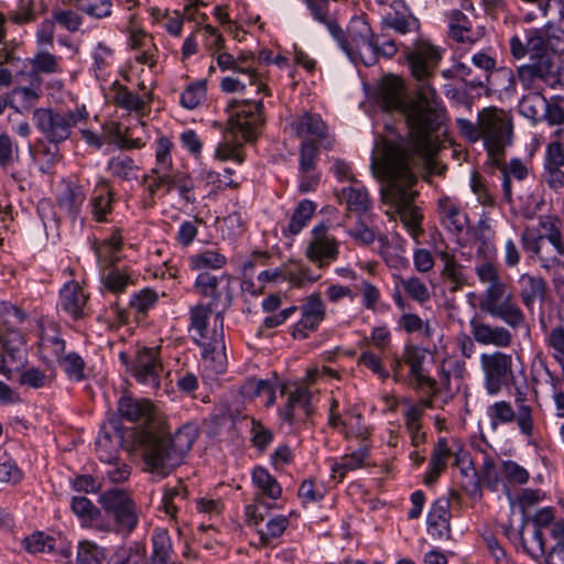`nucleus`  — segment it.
I'll return each mask as SVG.
<instances>
[{
  "label": "nucleus",
  "mask_w": 564,
  "mask_h": 564,
  "mask_svg": "<svg viewBox=\"0 0 564 564\" xmlns=\"http://www.w3.org/2000/svg\"><path fill=\"white\" fill-rule=\"evenodd\" d=\"M514 403L517 406V423L522 434L531 436L533 433L532 409L528 404L527 394L520 389H516Z\"/></svg>",
  "instance_id": "obj_43"
},
{
  "label": "nucleus",
  "mask_w": 564,
  "mask_h": 564,
  "mask_svg": "<svg viewBox=\"0 0 564 564\" xmlns=\"http://www.w3.org/2000/svg\"><path fill=\"white\" fill-rule=\"evenodd\" d=\"M108 171L116 177L131 181L138 178L139 166L127 154H119L109 160Z\"/></svg>",
  "instance_id": "obj_42"
},
{
  "label": "nucleus",
  "mask_w": 564,
  "mask_h": 564,
  "mask_svg": "<svg viewBox=\"0 0 564 564\" xmlns=\"http://www.w3.org/2000/svg\"><path fill=\"white\" fill-rule=\"evenodd\" d=\"M173 143L166 137H161L155 142V165L151 174L145 176L144 185L151 193L163 188L169 191L172 186H177L180 195L186 200H194L191 187L187 186L185 174L173 166L171 150Z\"/></svg>",
  "instance_id": "obj_7"
},
{
  "label": "nucleus",
  "mask_w": 564,
  "mask_h": 564,
  "mask_svg": "<svg viewBox=\"0 0 564 564\" xmlns=\"http://www.w3.org/2000/svg\"><path fill=\"white\" fill-rule=\"evenodd\" d=\"M405 293L419 303H425L430 300L431 295L426 285L416 276L409 279H400Z\"/></svg>",
  "instance_id": "obj_59"
},
{
  "label": "nucleus",
  "mask_w": 564,
  "mask_h": 564,
  "mask_svg": "<svg viewBox=\"0 0 564 564\" xmlns=\"http://www.w3.org/2000/svg\"><path fill=\"white\" fill-rule=\"evenodd\" d=\"M78 9L89 17L101 19L111 14L112 3L110 0H83Z\"/></svg>",
  "instance_id": "obj_62"
},
{
  "label": "nucleus",
  "mask_w": 564,
  "mask_h": 564,
  "mask_svg": "<svg viewBox=\"0 0 564 564\" xmlns=\"http://www.w3.org/2000/svg\"><path fill=\"white\" fill-rule=\"evenodd\" d=\"M368 448L362 447L349 455L340 457L338 462H334L330 469L334 478H343L348 471L355 470L362 466L365 459L368 457Z\"/></svg>",
  "instance_id": "obj_39"
},
{
  "label": "nucleus",
  "mask_w": 564,
  "mask_h": 564,
  "mask_svg": "<svg viewBox=\"0 0 564 564\" xmlns=\"http://www.w3.org/2000/svg\"><path fill=\"white\" fill-rule=\"evenodd\" d=\"M3 23L4 19L0 14V66L7 64L9 67L14 68L17 73L22 67L23 59L15 56L13 46L3 41L6 36Z\"/></svg>",
  "instance_id": "obj_53"
},
{
  "label": "nucleus",
  "mask_w": 564,
  "mask_h": 564,
  "mask_svg": "<svg viewBox=\"0 0 564 564\" xmlns=\"http://www.w3.org/2000/svg\"><path fill=\"white\" fill-rule=\"evenodd\" d=\"M319 278V274H314L305 264L297 263L294 268H285L284 281H289L295 288H303L307 284H312Z\"/></svg>",
  "instance_id": "obj_49"
},
{
  "label": "nucleus",
  "mask_w": 564,
  "mask_h": 564,
  "mask_svg": "<svg viewBox=\"0 0 564 564\" xmlns=\"http://www.w3.org/2000/svg\"><path fill=\"white\" fill-rule=\"evenodd\" d=\"M134 378L152 390H156L161 383L162 364L154 348H143L138 351L132 364Z\"/></svg>",
  "instance_id": "obj_21"
},
{
  "label": "nucleus",
  "mask_w": 564,
  "mask_h": 564,
  "mask_svg": "<svg viewBox=\"0 0 564 564\" xmlns=\"http://www.w3.org/2000/svg\"><path fill=\"white\" fill-rule=\"evenodd\" d=\"M479 307L482 312L502 321L513 330L525 326V315L514 302L513 294L503 281L487 286Z\"/></svg>",
  "instance_id": "obj_10"
},
{
  "label": "nucleus",
  "mask_w": 564,
  "mask_h": 564,
  "mask_svg": "<svg viewBox=\"0 0 564 564\" xmlns=\"http://www.w3.org/2000/svg\"><path fill=\"white\" fill-rule=\"evenodd\" d=\"M217 64L223 70L231 69L235 74L247 77L250 84L256 82V75L248 66H241L231 54L221 53L217 57Z\"/></svg>",
  "instance_id": "obj_64"
},
{
  "label": "nucleus",
  "mask_w": 564,
  "mask_h": 564,
  "mask_svg": "<svg viewBox=\"0 0 564 564\" xmlns=\"http://www.w3.org/2000/svg\"><path fill=\"white\" fill-rule=\"evenodd\" d=\"M443 224L446 228L455 234L466 232L477 234V229L471 224L467 214H444Z\"/></svg>",
  "instance_id": "obj_55"
},
{
  "label": "nucleus",
  "mask_w": 564,
  "mask_h": 564,
  "mask_svg": "<svg viewBox=\"0 0 564 564\" xmlns=\"http://www.w3.org/2000/svg\"><path fill=\"white\" fill-rule=\"evenodd\" d=\"M0 316L3 327L0 328V343L2 344V356L0 373L10 377L13 365H22L25 357V339L23 335L13 328L24 319L23 313L14 306L2 304Z\"/></svg>",
  "instance_id": "obj_9"
},
{
  "label": "nucleus",
  "mask_w": 564,
  "mask_h": 564,
  "mask_svg": "<svg viewBox=\"0 0 564 564\" xmlns=\"http://www.w3.org/2000/svg\"><path fill=\"white\" fill-rule=\"evenodd\" d=\"M59 59L47 50H39L32 58L23 61L22 67L17 72V79L41 86V74L51 75L62 72Z\"/></svg>",
  "instance_id": "obj_18"
},
{
  "label": "nucleus",
  "mask_w": 564,
  "mask_h": 564,
  "mask_svg": "<svg viewBox=\"0 0 564 564\" xmlns=\"http://www.w3.org/2000/svg\"><path fill=\"white\" fill-rule=\"evenodd\" d=\"M555 72V59L545 48L531 55L529 62L518 67V77L525 88H534L542 82L552 88Z\"/></svg>",
  "instance_id": "obj_16"
},
{
  "label": "nucleus",
  "mask_w": 564,
  "mask_h": 564,
  "mask_svg": "<svg viewBox=\"0 0 564 564\" xmlns=\"http://www.w3.org/2000/svg\"><path fill=\"white\" fill-rule=\"evenodd\" d=\"M86 110L55 111L50 108H39L33 112L35 127L53 143H59L69 138L72 128L83 121Z\"/></svg>",
  "instance_id": "obj_11"
},
{
  "label": "nucleus",
  "mask_w": 564,
  "mask_h": 564,
  "mask_svg": "<svg viewBox=\"0 0 564 564\" xmlns=\"http://www.w3.org/2000/svg\"><path fill=\"white\" fill-rule=\"evenodd\" d=\"M188 491L182 480L174 486H166L162 496L161 510L171 519L176 520L177 513L187 506Z\"/></svg>",
  "instance_id": "obj_30"
},
{
  "label": "nucleus",
  "mask_w": 564,
  "mask_h": 564,
  "mask_svg": "<svg viewBox=\"0 0 564 564\" xmlns=\"http://www.w3.org/2000/svg\"><path fill=\"white\" fill-rule=\"evenodd\" d=\"M340 204H345L349 212H368L371 208V200L366 188L355 183L344 187L336 193Z\"/></svg>",
  "instance_id": "obj_32"
},
{
  "label": "nucleus",
  "mask_w": 564,
  "mask_h": 564,
  "mask_svg": "<svg viewBox=\"0 0 564 564\" xmlns=\"http://www.w3.org/2000/svg\"><path fill=\"white\" fill-rule=\"evenodd\" d=\"M130 473V467L119 457L104 464V469L101 470L104 478H107L112 484L128 480Z\"/></svg>",
  "instance_id": "obj_54"
},
{
  "label": "nucleus",
  "mask_w": 564,
  "mask_h": 564,
  "mask_svg": "<svg viewBox=\"0 0 564 564\" xmlns=\"http://www.w3.org/2000/svg\"><path fill=\"white\" fill-rule=\"evenodd\" d=\"M301 319L292 326L291 335L295 339H304L315 332L325 318V305L319 294L313 293L300 307Z\"/></svg>",
  "instance_id": "obj_20"
},
{
  "label": "nucleus",
  "mask_w": 564,
  "mask_h": 564,
  "mask_svg": "<svg viewBox=\"0 0 564 564\" xmlns=\"http://www.w3.org/2000/svg\"><path fill=\"white\" fill-rule=\"evenodd\" d=\"M289 525V520L284 516L272 518L265 525V530H259L260 541L263 545H268L271 540L283 534Z\"/></svg>",
  "instance_id": "obj_58"
},
{
  "label": "nucleus",
  "mask_w": 564,
  "mask_h": 564,
  "mask_svg": "<svg viewBox=\"0 0 564 564\" xmlns=\"http://www.w3.org/2000/svg\"><path fill=\"white\" fill-rule=\"evenodd\" d=\"M153 552L151 558L169 560L172 553V542L166 531H156L152 536Z\"/></svg>",
  "instance_id": "obj_63"
},
{
  "label": "nucleus",
  "mask_w": 564,
  "mask_h": 564,
  "mask_svg": "<svg viewBox=\"0 0 564 564\" xmlns=\"http://www.w3.org/2000/svg\"><path fill=\"white\" fill-rule=\"evenodd\" d=\"M328 31L352 63L365 66L377 63L378 44L365 18H351L346 32L336 22H329Z\"/></svg>",
  "instance_id": "obj_6"
},
{
  "label": "nucleus",
  "mask_w": 564,
  "mask_h": 564,
  "mask_svg": "<svg viewBox=\"0 0 564 564\" xmlns=\"http://www.w3.org/2000/svg\"><path fill=\"white\" fill-rule=\"evenodd\" d=\"M511 55L517 59L525 56L531 57L545 48L544 31L540 29H529L522 34H514L510 41Z\"/></svg>",
  "instance_id": "obj_26"
},
{
  "label": "nucleus",
  "mask_w": 564,
  "mask_h": 564,
  "mask_svg": "<svg viewBox=\"0 0 564 564\" xmlns=\"http://www.w3.org/2000/svg\"><path fill=\"white\" fill-rule=\"evenodd\" d=\"M480 139L484 140L489 159L500 165L506 147L512 141V124L505 111L487 108L479 112Z\"/></svg>",
  "instance_id": "obj_8"
},
{
  "label": "nucleus",
  "mask_w": 564,
  "mask_h": 564,
  "mask_svg": "<svg viewBox=\"0 0 564 564\" xmlns=\"http://www.w3.org/2000/svg\"><path fill=\"white\" fill-rule=\"evenodd\" d=\"M314 409L312 405V393L305 387H297L289 394L286 405L280 410V416L288 423L308 419Z\"/></svg>",
  "instance_id": "obj_25"
},
{
  "label": "nucleus",
  "mask_w": 564,
  "mask_h": 564,
  "mask_svg": "<svg viewBox=\"0 0 564 564\" xmlns=\"http://www.w3.org/2000/svg\"><path fill=\"white\" fill-rule=\"evenodd\" d=\"M473 65L479 69V74L468 80L473 87H482L489 80V73L495 68L496 62L484 53H477L471 58Z\"/></svg>",
  "instance_id": "obj_50"
},
{
  "label": "nucleus",
  "mask_w": 564,
  "mask_h": 564,
  "mask_svg": "<svg viewBox=\"0 0 564 564\" xmlns=\"http://www.w3.org/2000/svg\"><path fill=\"white\" fill-rule=\"evenodd\" d=\"M487 415L490 419V424L494 430L498 425L510 424L517 421L518 414L512 405L507 401H497L488 406Z\"/></svg>",
  "instance_id": "obj_46"
},
{
  "label": "nucleus",
  "mask_w": 564,
  "mask_h": 564,
  "mask_svg": "<svg viewBox=\"0 0 564 564\" xmlns=\"http://www.w3.org/2000/svg\"><path fill=\"white\" fill-rule=\"evenodd\" d=\"M549 346L553 349V357L558 362L564 382V324L553 328L547 337Z\"/></svg>",
  "instance_id": "obj_60"
},
{
  "label": "nucleus",
  "mask_w": 564,
  "mask_h": 564,
  "mask_svg": "<svg viewBox=\"0 0 564 564\" xmlns=\"http://www.w3.org/2000/svg\"><path fill=\"white\" fill-rule=\"evenodd\" d=\"M99 502L105 512L115 520L118 531L131 533L138 525L140 510L124 490H107L101 494Z\"/></svg>",
  "instance_id": "obj_12"
},
{
  "label": "nucleus",
  "mask_w": 564,
  "mask_h": 564,
  "mask_svg": "<svg viewBox=\"0 0 564 564\" xmlns=\"http://www.w3.org/2000/svg\"><path fill=\"white\" fill-rule=\"evenodd\" d=\"M520 291L519 295L528 311H533V305L536 300L543 301L546 292L545 281L535 275L528 273L522 274L518 281Z\"/></svg>",
  "instance_id": "obj_31"
},
{
  "label": "nucleus",
  "mask_w": 564,
  "mask_h": 564,
  "mask_svg": "<svg viewBox=\"0 0 564 564\" xmlns=\"http://www.w3.org/2000/svg\"><path fill=\"white\" fill-rule=\"evenodd\" d=\"M88 295L76 282H67L59 291L58 306L73 319H79L85 316V305Z\"/></svg>",
  "instance_id": "obj_27"
},
{
  "label": "nucleus",
  "mask_w": 564,
  "mask_h": 564,
  "mask_svg": "<svg viewBox=\"0 0 564 564\" xmlns=\"http://www.w3.org/2000/svg\"><path fill=\"white\" fill-rule=\"evenodd\" d=\"M112 432L102 431L96 441V452L102 464L118 458V448L122 440V434L117 420L110 421Z\"/></svg>",
  "instance_id": "obj_29"
},
{
  "label": "nucleus",
  "mask_w": 564,
  "mask_h": 564,
  "mask_svg": "<svg viewBox=\"0 0 564 564\" xmlns=\"http://www.w3.org/2000/svg\"><path fill=\"white\" fill-rule=\"evenodd\" d=\"M543 181L553 189L564 186V148L558 141L547 144L544 155Z\"/></svg>",
  "instance_id": "obj_23"
},
{
  "label": "nucleus",
  "mask_w": 564,
  "mask_h": 564,
  "mask_svg": "<svg viewBox=\"0 0 564 564\" xmlns=\"http://www.w3.org/2000/svg\"><path fill=\"white\" fill-rule=\"evenodd\" d=\"M290 127L302 141L318 143L326 149L333 145V138L328 133V128L317 113L304 112L293 119Z\"/></svg>",
  "instance_id": "obj_19"
},
{
  "label": "nucleus",
  "mask_w": 564,
  "mask_h": 564,
  "mask_svg": "<svg viewBox=\"0 0 564 564\" xmlns=\"http://www.w3.org/2000/svg\"><path fill=\"white\" fill-rule=\"evenodd\" d=\"M106 551L97 543L83 540L78 543L76 564H105Z\"/></svg>",
  "instance_id": "obj_44"
},
{
  "label": "nucleus",
  "mask_w": 564,
  "mask_h": 564,
  "mask_svg": "<svg viewBox=\"0 0 564 564\" xmlns=\"http://www.w3.org/2000/svg\"><path fill=\"white\" fill-rule=\"evenodd\" d=\"M502 174V191L507 199L511 197V181H525L531 175L530 166L518 158L511 159L500 167Z\"/></svg>",
  "instance_id": "obj_35"
},
{
  "label": "nucleus",
  "mask_w": 564,
  "mask_h": 564,
  "mask_svg": "<svg viewBox=\"0 0 564 564\" xmlns=\"http://www.w3.org/2000/svg\"><path fill=\"white\" fill-rule=\"evenodd\" d=\"M480 365L485 375V387L489 394H497L513 379L512 356L502 351L482 354Z\"/></svg>",
  "instance_id": "obj_13"
},
{
  "label": "nucleus",
  "mask_w": 564,
  "mask_h": 564,
  "mask_svg": "<svg viewBox=\"0 0 564 564\" xmlns=\"http://www.w3.org/2000/svg\"><path fill=\"white\" fill-rule=\"evenodd\" d=\"M379 106L386 111H399L406 120L409 139L392 143L383 141L380 154L372 161V167L383 177L381 199L395 212H417V191L414 189L416 176L413 169L423 166L430 173L442 174L444 167L434 160L435 147L430 133L440 126L441 112L435 110V120L429 124L423 116L417 122L411 120L412 106L419 102L415 98L404 99V85L393 75L384 76L378 88Z\"/></svg>",
  "instance_id": "obj_1"
},
{
  "label": "nucleus",
  "mask_w": 564,
  "mask_h": 564,
  "mask_svg": "<svg viewBox=\"0 0 564 564\" xmlns=\"http://www.w3.org/2000/svg\"><path fill=\"white\" fill-rule=\"evenodd\" d=\"M85 194L83 188L70 182H62L57 188V205L61 209L76 212L84 203Z\"/></svg>",
  "instance_id": "obj_37"
},
{
  "label": "nucleus",
  "mask_w": 564,
  "mask_h": 564,
  "mask_svg": "<svg viewBox=\"0 0 564 564\" xmlns=\"http://www.w3.org/2000/svg\"><path fill=\"white\" fill-rule=\"evenodd\" d=\"M451 501L442 497L434 501L427 514L429 531L438 539L448 538L451 528Z\"/></svg>",
  "instance_id": "obj_28"
},
{
  "label": "nucleus",
  "mask_w": 564,
  "mask_h": 564,
  "mask_svg": "<svg viewBox=\"0 0 564 564\" xmlns=\"http://www.w3.org/2000/svg\"><path fill=\"white\" fill-rule=\"evenodd\" d=\"M545 107L546 99L540 93H530L523 96L518 105L520 115L534 123L542 120Z\"/></svg>",
  "instance_id": "obj_38"
},
{
  "label": "nucleus",
  "mask_w": 564,
  "mask_h": 564,
  "mask_svg": "<svg viewBox=\"0 0 564 564\" xmlns=\"http://www.w3.org/2000/svg\"><path fill=\"white\" fill-rule=\"evenodd\" d=\"M527 525L528 520H522L519 529L521 546L531 558L538 561L543 556V554H545V549L547 547L551 539L549 534L546 535L544 531L536 528H533L530 539L525 538L524 530Z\"/></svg>",
  "instance_id": "obj_33"
},
{
  "label": "nucleus",
  "mask_w": 564,
  "mask_h": 564,
  "mask_svg": "<svg viewBox=\"0 0 564 564\" xmlns=\"http://www.w3.org/2000/svg\"><path fill=\"white\" fill-rule=\"evenodd\" d=\"M262 109L261 100H232L228 104V128L225 132V142L216 149V158L242 162L238 147L256 138L263 121Z\"/></svg>",
  "instance_id": "obj_4"
},
{
  "label": "nucleus",
  "mask_w": 564,
  "mask_h": 564,
  "mask_svg": "<svg viewBox=\"0 0 564 564\" xmlns=\"http://www.w3.org/2000/svg\"><path fill=\"white\" fill-rule=\"evenodd\" d=\"M252 481L262 496L276 500L281 497L282 488L278 480L263 467H257L252 471Z\"/></svg>",
  "instance_id": "obj_40"
},
{
  "label": "nucleus",
  "mask_w": 564,
  "mask_h": 564,
  "mask_svg": "<svg viewBox=\"0 0 564 564\" xmlns=\"http://www.w3.org/2000/svg\"><path fill=\"white\" fill-rule=\"evenodd\" d=\"M545 549V564H564V524H555L552 528L551 538Z\"/></svg>",
  "instance_id": "obj_41"
},
{
  "label": "nucleus",
  "mask_w": 564,
  "mask_h": 564,
  "mask_svg": "<svg viewBox=\"0 0 564 564\" xmlns=\"http://www.w3.org/2000/svg\"><path fill=\"white\" fill-rule=\"evenodd\" d=\"M500 473L512 485H524L529 480L528 470L513 460L502 462Z\"/></svg>",
  "instance_id": "obj_57"
},
{
  "label": "nucleus",
  "mask_w": 564,
  "mask_h": 564,
  "mask_svg": "<svg viewBox=\"0 0 564 564\" xmlns=\"http://www.w3.org/2000/svg\"><path fill=\"white\" fill-rule=\"evenodd\" d=\"M521 241L525 250L539 257L544 269H551L562 262L564 256L562 238L553 237V240H546L543 237H535L533 230L527 229L521 235Z\"/></svg>",
  "instance_id": "obj_17"
},
{
  "label": "nucleus",
  "mask_w": 564,
  "mask_h": 564,
  "mask_svg": "<svg viewBox=\"0 0 564 564\" xmlns=\"http://www.w3.org/2000/svg\"><path fill=\"white\" fill-rule=\"evenodd\" d=\"M91 202L94 212H108L113 208V196L110 191L109 184L105 178H100L93 192Z\"/></svg>",
  "instance_id": "obj_51"
},
{
  "label": "nucleus",
  "mask_w": 564,
  "mask_h": 564,
  "mask_svg": "<svg viewBox=\"0 0 564 564\" xmlns=\"http://www.w3.org/2000/svg\"><path fill=\"white\" fill-rule=\"evenodd\" d=\"M440 259L444 263L441 276L449 284L451 291H457L467 284L465 268L458 263L454 256L447 252H440Z\"/></svg>",
  "instance_id": "obj_34"
},
{
  "label": "nucleus",
  "mask_w": 564,
  "mask_h": 564,
  "mask_svg": "<svg viewBox=\"0 0 564 564\" xmlns=\"http://www.w3.org/2000/svg\"><path fill=\"white\" fill-rule=\"evenodd\" d=\"M262 393L269 394V404L274 402V391L272 390L271 384L267 380L249 379L241 387V394L245 398H254Z\"/></svg>",
  "instance_id": "obj_61"
},
{
  "label": "nucleus",
  "mask_w": 564,
  "mask_h": 564,
  "mask_svg": "<svg viewBox=\"0 0 564 564\" xmlns=\"http://www.w3.org/2000/svg\"><path fill=\"white\" fill-rule=\"evenodd\" d=\"M382 24L400 34L417 31L420 25L404 0L391 2L382 14Z\"/></svg>",
  "instance_id": "obj_24"
},
{
  "label": "nucleus",
  "mask_w": 564,
  "mask_h": 564,
  "mask_svg": "<svg viewBox=\"0 0 564 564\" xmlns=\"http://www.w3.org/2000/svg\"><path fill=\"white\" fill-rule=\"evenodd\" d=\"M469 327L474 340L484 346L507 348L511 346L513 341V335L505 326L491 325L473 318L469 322Z\"/></svg>",
  "instance_id": "obj_22"
},
{
  "label": "nucleus",
  "mask_w": 564,
  "mask_h": 564,
  "mask_svg": "<svg viewBox=\"0 0 564 564\" xmlns=\"http://www.w3.org/2000/svg\"><path fill=\"white\" fill-rule=\"evenodd\" d=\"M191 267L195 270L220 269L226 264V257L215 250H205L194 254L189 259Z\"/></svg>",
  "instance_id": "obj_48"
},
{
  "label": "nucleus",
  "mask_w": 564,
  "mask_h": 564,
  "mask_svg": "<svg viewBox=\"0 0 564 564\" xmlns=\"http://www.w3.org/2000/svg\"><path fill=\"white\" fill-rule=\"evenodd\" d=\"M448 32L453 40L460 43L474 42L471 23L467 15L459 10H451L446 13Z\"/></svg>",
  "instance_id": "obj_36"
},
{
  "label": "nucleus",
  "mask_w": 564,
  "mask_h": 564,
  "mask_svg": "<svg viewBox=\"0 0 564 564\" xmlns=\"http://www.w3.org/2000/svg\"><path fill=\"white\" fill-rule=\"evenodd\" d=\"M194 288L203 297L210 299L209 304L204 305L209 310V315L213 308H220L218 313L223 314L231 305L232 290L230 279L226 275L218 278L208 272L199 273Z\"/></svg>",
  "instance_id": "obj_14"
},
{
  "label": "nucleus",
  "mask_w": 564,
  "mask_h": 564,
  "mask_svg": "<svg viewBox=\"0 0 564 564\" xmlns=\"http://www.w3.org/2000/svg\"><path fill=\"white\" fill-rule=\"evenodd\" d=\"M121 248V236L115 232L110 238L105 239L100 245H94V251L98 261L102 264L113 263L118 260L116 253Z\"/></svg>",
  "instance_id": "obj_47"
},
{
  "label": "nucleus",
  "mask_w": 564,
  "mask_h": 564,
  "mask_svg": "<svg viewBox=\"0 0 564 564\" xmlns=\"http://www.w3.org/2000/svg\"><path fill=\"white\" fill-rule=\"evenodd\" d=\"M523 520H528V524L532 523L533 528L546 532L550 536L555 524H564L562 520H554L552 508L539 509L532 517L523 518Z\"/></svg>",
  "instance_id": "obj_52"
},
{
  "label": "nucleus",
  "mask_w": 564,
  "mask_h": 564,
  "mask_svg": "<svg viewBox=\"0 0 564 564\" xmlns=\"http://www.w3.org/2000/svg\"><path fill=\"white\" fill-rule=\"evenodd\" d=\"M327 230L328 227L323 223L315 226L312 230V239L305 249L306 258L318 269L328 267L339 256V242L328 235Z\"/></svg>",
  "instance_id": "obj_15"
},
{
  "label": "nucleus",
  "mask_w": 564,
  "mask_h": 564,
  "mask_svg": "<svg viewBox=\"0 0 564 564\" xmlns=\"http://www.w3.org/2000/svg\"><path fill=\"white\" fill-rule=\"evenodd\" d=\"M189 332L192 338L202 348L204 366L214 373H223L227 369L226 346L224 339V317L216 313L213 328L209 327V310L203 304L189 311Z\"/></svg>",
  "instance_id": "obj_5"
},
{
  "label": "nucleus",
  "mask_w": 564,
  "mask_h": 564,
  "mask_svg": "<svg viewBox=\"0 0 564 564\" xmlns=\"http://www.w3.org/2000/svg\"><path fill=\"white\" fill-rule=\"evenodd\" d=\"M405 58L412 77L419 102L412 106L411 120L417 122L419 116L431 124L435 120V110L442 111L440 97L432 86V78L442 58L441 51L432 44L420 42L405 52Z\"/></svg>",
  "instance_id": "obj_3"
},
{
  "label": "nucleus",
  "mask_w": 564,
  "mask_h": 564,
  "mask_svg": "<svg viewBox=\"0 0 564 564\" xmlns=\"http://www.w3.org/2000/svg\"><path fill=\"white\" fill-rule=\"evenodd\" d=\"M118 412L143 430L144 463L152 473L163 477L182 463L197 437L196 426L189 423L178 427L174 434L167 433L161 414L149 400L123 395L118 402Z\"/></svg>",
  "instance_id": "obj_2"
},
{
  "label": "nucleus",
  "mask_w": 564,
  "mask_h": 564,
  "mask_svg": "<svg viewBox=\"0 0 564 564\" xmlns=\"http://www.w3.org/2000/svg\"><path fill=\"white\" fill-rule=\"evenodd\" d=\"M57 362L69 380L76 382L85 380L86 364L77 352L72 351L65 354L64 356L59 357Z\"/></svg>",
  "instance_id": "obj_45"
},
{
  "label": "nucleus",
  "mask_w": 564,
  "mask_h": 564,
  "mask_svg": "<svg viewBox=\"0 0 564 564\" xmlns=\"http://www.w3.org/2000/svg\"><path fill=\"white\" fill-rule=\"evenodd\" d=\"M24 546L29 553L33 554L52 552L55 546V540L43 532H35L25 538Z\"/></svg>",
  "instance_id": "obj_56"
}]
</instances>
